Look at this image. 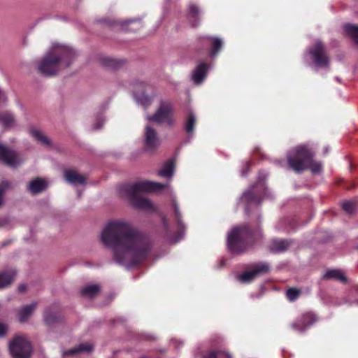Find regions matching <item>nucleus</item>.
<instances>
[{"label":"nucleus","mask_w":358,"mask_h":358,"mask_svg":"<svg viewBox=\"0 0 358 358\" xmlns=\"http://www.w3.org/2000/svg\"><path fill=\"white\" fill-rule=\"evenodd\" d=\"M58 320L57 315L52 312L50 308L45 309L44 321L48 325H52Z\"/></svg>","instance_id":"2f4dec72"},{"label":"nucleus","mask_w":358,"mask_h":358,"mask_svg":"<svg viewBox=\"0 0 358 358\" xmlns=\"http://www.w3.org/2000/svg\"><path fill=\"white\" fill-rule=\"evenodd\" d=\"M133 96L138 105H141L144 108H147L151 104L152 98L148 94H145L144 92L138 94L134 92L133 93Z\"/></svg>","instance_id":"393cba45"},{"label":"nucleus","mask_w":358,"mask_h":358,"mask_svg":"<svg viewBox=\"0 0 358 358\" xmlns=\"http://www.w3.org/2000/svg\"><path fill=\"white\" fill-rule=\"evenodd\" d=\"M286 221H287V220L285 219V220H281V221L280 222V223H281V222H283V223H284V222H285Z\"/></svg>","instance_id":"3c124183"},{"label":"nucleus","mask_w":358,"mask_h":358,"mask_svg":"<svg viewBox=\"0 0 358 358\" xmlns=\"http://www.w3.org/2000/svg\"><path fill=\"white\" fill-rule=\"evenodd\" d=\"M223 358H227L226 357H224Z\"/></svg>","instance_id":"6e6d98bb"},{"label":"nucleus","mask_w":358,"mask_h":358,"mask_svg":"<svg viewBox=\"0 0 358 358\" xmlns=\"http://www.w3.org/2000/svg\"><path fill=\"white\" fill-rule=\"evenodd\" d=\"M164 189H167L171 194H173L172 188L169 184L145 180L122 185L119 188V193L122 197L127 199L134 208L146 211H154L156 209L155 204L150 199L141 196V194L158 192Z\"/></svg>","instance_id":"7ed1b4c3"},{"label":"nucleus","mask_w":358,"mask_h":358,"mask_svg":"<svg viewBox=\"0 0 358 358\" xmlns=\"http://www.w3.org/2000/svg\"><path fill=\"white\" fill-rule=\"evenodd\" d=\"M270 266L266 262H261L255 265L251 271L238 274L236 278L241 283H250L257 276L267 273L269 271Z\"/></svg>","instance_id":"9d476101"},{"label":"nucleus","mask_w":358,"mask_h":358,"mask_svg":"<svg viewBox=\"0 0 358 358\" xmlns=\"http://www.w3.org/2000/svg\"><path fill=\"white\" fill-rule=\"evenodd\" d=\"M100 238L102 243L111 250L115 261L122 265L139 263L150 250L149 239L124 221L108 222Z\"/></svg>","instance_id":"f257e3e1"},{"label":"nucleus","mask_w":358,"mask_h":358,"mask_svg":"<svg viewBox=\"0 0 358 358\" xmlns=\"http://www.w3.org/2000/svg\"><path fill=\"white\" fill-rule=\"evenodd\" d=\"M336 80L338 82H340V81H341V80H340V78H339L338 77H336Z\"/></svg>","instance_id":"8fccbe9b"},{"label":"nucleus","mask_w":358,"mask_h":358,"mask_svg":"<svg viewBox=\"0 0 358 358\" xmlns=\"http://www.w3.org/2000/svg\"><path fill=\"white\" fill-rule=\"evenodd\" d=\"M174 173V162L173 160L167 161L162 169L158 171V176L171 180Z\"/></svg>","instance_id":"412c9836"},{"label":"nucleus","mask_w":358,"mask_h":358,"mask_svg":"<svg viewBox=\"0 0 358 358\" xmlns=\"http://www.w3.org/2000/svg\"><path fill=\"white\" fill-rule=\"evenodd\" d=\"M144 337H145V338H146V339H151V338H152V336H144Z\"/></svg>","instance_id":"49530a36"},{"label":"nucleus","mask_w":358,"mask_h":358,"mask_svg":"<svg viewBox=\"0 0 358 358\" xmlns=\"http://www.w3.org/2000/svg\"><path fill=\"white\" fill-rule=\"evenodd\" d=\"M246 175V173L245 171H241V176H245Z\"/></svg>","instance_id":"09e8293b"},{"label":"nucleus","mask_w":358,"mask_h":358,"mask_svg":"<svg viewBox=\"0 0 358 358\" xmlns=\"http://www.w3.org/2000/svg\"><path fill=\"white\" fill-rule=\"evenodd\" d=\"M355 204L352 201H344L342 204L343 209L347 213H352L355 210Z\"/></svg>","instance_id":"c9c22d12"},{"label":"nucleus","mask_w":358,"mask_h":358,"mask_svg":"<svg viewBox=\"0 0 358 358\" xmlns=\"http://www.w3.org/2000/svg\"><path fill=\"white\" fill-rule=\"evenodd\" d=\"M353 303H355L356 305H358V300L354 301Z\"/></svg>","instance_id":"864d4df0"},{"label":"nucleus","mask_w":358,"mask_h":358,"mask_svg":"<svg viewBox=\"0 0 358 358\" xmlns=\"http://www.w3.org/2000/svg\"><path fill=\"white\" fill-rule=\"evenodd\" d=\"M37 307V303L33 302L29 305L22 306L17 310V317L20 322L24 323L31 316Z\"/></svg>","instance_id":"dca6fc26"},{"label":"nucleus","mask_w":358,"mask_h":358,"mask_svg":"<svg viewBox=\"0 0 358 358\" xmlns=\"http://www.w3.org/2000/svg\"><path fill=\"white\" fill-rule=\"evenodd\" d=\"M208 70V66L205 63L198 64L192 72L193 83L196 85L201 84L206 78Z\"/></svg>","instance_id":"2eb2a0df"},{"label":"nucleus","mask_w":358,"mask_h":358,"mask_svg":"<svg viewBox=\"0 0 358 358\" xmlns=\"http://www.w3.org/2000/svg\"><path fill=\"white\" fill-rule=\"evenodd\" d=\"M325 278H333L341 282H345L346 278L343 273L339 270H330L328 271L324 275Z\"/></svg>","instance_id":"7c9ffc66"},{"label":"nucleus","mask_w":358,"mask_h":358,"mask_svg":"<svg viewBox=\"0 0 358 358\" xmlns=\"http://www.w3.org/2000/svg\"><path fill=\"white\" fill-rule=\"evenodd\" d=\"M143 358H145V357H143Z\"/></svg>","instance_id":"4d7b16f0"},{"label":"nucleus","mask_w":358,"mask_h":358,"mask_svg":"<svg viewBox=\"0 0 358 358\" xmlns=\"http://www.w3.org/2000/svg\"><path fill=\"white\" fill-rule=\"evenodd\" d=\"M0 162L8 166L15 168L23 162V159L15 151L7 146L0 145Z\"/></svg>","instance_id":"9b49d317"},{"label":"nucleus","mask_w":358,"mask_h":358,"mask_svg":"<svg viewBox=\"0 0 358 358\" xmlns=\"http://www.w3.org/2000/svg\"><path fill=\"white\" fill-rule=\"evenodd\" d=\"M299 295L300 291L296 288H289L286 292V296L290 301H294Z\"/></svg>","instance_id":"f704fd0d"},{"label":"nucleus","mask_w":358,"mask_h":358,"mask_svg":"<svg viewBox=\"0 0 358 358\" xmlns=\"http://www.w3.org/2000/svg\"><path fill=\"white\" fill-rule=\"evenodd\" d=\"M104 122V119L102 117H99L96 119V122L94 124V129H99L102 127Z\"/></svg>","instance_id":"4c0bfd02"},{"label":"nucleus","mask_w":358,"mask_h":358,"mask_svg":"<svg viewBox=\"0 0 358 358\" xmlns=\"http://www.w3.org/2000/svg\"><path fill=\"white\" fill-rule=\"evenodd\" d=\"M8 326L6 324L0 322V337H3L6 334Z\"/></svg>","instance_id":"58836bf2"},{"label":"nucleus","mask_w":358,"mask_h":358,"mask_svg":"<svg viewBox=\"0 0 358 358\" xmlns=\"http://www.w3.org/2000/svg\"><path fill=\"white\" fill-rule=\"evenodd\" d=\"M164 225L165 228L168 227V222L165 220H164Z\"/></svg>","instance_id":"a18cd8bd"},{"label":"nucleus","mask_w":358,"mask_h":358,"mask_svg":"<svg viewBox=\"0 0 358 358\" xmlns=\"http://www.w3.org/2000/svg\"><path fill=\"white\" fill-rule=\"evenodd\" d=\"M173 113V103L169 100H161L157 111L153 115L148 116V119L158 124L166 123L169 126H173L175 124Z\"/></svg>","instance_id":"0eeeda50"},{"label":"nucleus","mask_w":358,"mask_h":358,"mask_svg":"<svg viewBox=\"0 0 358 358\" xmlns=\"http://www.w3.org/2000/svg\"><path fill=\"white\" fill-rule=\"evenodd\" d=\"M171 343L174 345L176 348H179L180 346H182L183 345V343L182 341H179L177 340H172Z\"/></svg>","instance_id":"a19ab883"},{"label":"nucleus","mask_w":358,"mask_h":358,"mask_svg":"<svg viewBox=\"0 0 358 358\" xmlns=\"http://www.w3.org/2000/svg\"><path fill=\"white\" fill-rule=\"evenodd\" d=\"M345 33L357 43H358V26L348 24L344 26Z\"/></svg>","instance_id":"c85d7f7f"},{"label":"nucleus","mask_w":358,"mask_h":358,"mask_svg":"<svg viewBox=\"0 0 358 358\" xmlns=\"http://www.w3.org/2000/svg\"><path fill=\"white\" fill-rule=\"evenodd\" d=\"M160 145V140L157 132L150 126L145 128V149L151 152L157 149Z\"/></svg>","instance_id":"ddd939ff"},{"label":"nucleus","mask_w":358,"mask_h":358,"mask_svg":"<svg viewBox=\"0 0 358 358\" xmlns=\"http://www.w3.org/2000/svg\"><path fill=\"white\" fill-rule=\"evenodd\" d=\"M245 166H246L247 169H248V168H249V166H250V163H249L248 162H247L245 163Z\"/></svg>","instance_id":"de8ad7c7"},{"label":"nucleus","mask_w":358,"mask_h":358,"mask_svg":"<svg viewBox=\"0 0 358 358\" xmlns=\"http://www.w3.org/2000/svg\"><path fill=\"white\" fill-rule=\"evenodd\" d=\"M18 289H19V291H20V292H24V291H25V289H26V286H25L24 285H21L19 287Z\"/></svg>","instance_id":"37998d69"},{"label":"nucleus","mask_w":358,"mask_h":358,"mask_svg":"<svg viewBox=\"0 0 358 358\" xmlns=\"http://www.w3.org/2000/svg\"><path fill=\"white\" fill-rule=\"evenodd\" d=\"M76 57L77 53L72 48L52 43L50 50L37 62V70L43 76H54L69 67Z\"/></svg>","instance_id":"f03ea898"},{"label":"nucleus","mask_w":358,"mask_h":358,"mask_svg":"<svg viewBox=\"0 0 358 358\" xmlns=\"http://www.w3.org/2000/svg\"><path fill=\"white\" fill-rule=\"evenodd\" d=\"M138 22V24H141V22L139 20H129L127 21H126L125 24H131L133 22Z\"/></svg>","instance_id":"79ce46f5"},{"label":"nucleus","mask_w":358,"mask_h":358,"mask_svg":"<svg viewBox=\"0 0 358 358\" xmlns=\"http://www.w3.org/2000/svg\"><path fill=\"white\" fill-rule=\"evenodd\" d=\"M199 8L195 5H189V9H188V15L187 17L189 20L191 22L192 25L193 27L197 26L199 24Z\"/></svg>","instance_id":"b1692460"},{"label":"nucleus","mask_w":358,"mask_h":358,"mask_svg":"<svg viewBox=\"0 0 358 358\" xmlns=\"http://www.w3.org/2000/svg\"><path fill=\"white\" fill-rule=\"evenodd\" d=\"M47 186L48 183L45 180L36 178L29 182L28 189L31 193L36 194L45 190Z\"/></svg>","instance_id":"a211bd4d"},{"label":"nucleus","mask_w":358,"mask_h":358,"mask_svg":"<svg viewBox=\"0 0 358 358\" xmlns=\"http://www.w3.org/2000/svg\"><path fill=\"white\" fill-rule=\"evenodd\" d=\"M253 234L248 225L234 227L227 234V246L231 252L241 254L249 247Z\"/></svg>","instance_id":"39448f33"},{"label":"nucleus","mask_w":358,"mask_h":358,"mask_svg":"<svg viewBox=\"0 0 358 358\" xmlns=\"http://www.w3.org/2000/svg\"><path fill=\"white\" fill-rule=\"evenodd\" d=\"M196 122V117L195 114L191 110L189 111L184 122V129L189 135H192L194 132Z\"/></svg>","instance_id":"4be33fe9"},{"label":"nucleus","mask_w":358,"mask_h":358,"mask_svg":"<svg viewBox=\"0 0 358 358\" xmlns=\"http://www.w3.org/2000/svg\"><path fill=\"white\" fill-rule=\"evenodd\" d=\"M101 63L103 66L110 69H117L122 64V61L111 57H103Z\"/></svg>","instance_id":"cd10ccee"},{"label":"nucleus","mask_w":358,"mask_h":358,"mask_svg":"<svg viewBox=\"0 0 358 358\" xmlns=\"http://www.w3.org/2000/svg\"><path fill=\"white\" fill-rule=\"evenodd\" d=\"M314 153L306 145H301L291 149L287 154L289 167L296 173L310 169L313 173L322 171L320 162L313 161Z\"/></svg>","instance_id":"20e7f679"},{"label":"nucleus","mask_w":358,"mask_h":358,"mask_svg":"<svg viewBox=\"0 0 358 358\" xmlns=\"http://www.w3.org/2000/svg\"><path fill=\"white\" fill-rule=\"evenodd\" d=\"M224 357H226L227 358H232L229 353L222 351H212L207 355L203 356V358H223Z\"/></svg>","instance_id":"72a5a7b5"},{"label":"nucleus","mask_w":358,"mask_h":358,"mask_svg":"<svg viewBox=\"0 0 358 358\" xmlns=\"http://www.w3.org/2000/svg\"><path fill=\"white\" fill-rule=\"evenodd\" d=\"M29 134L40 143L45 145L50 144V139L41 130L33 129L30 130Z\"/></svg>","instance_id":"a878e982"},{"label":"nucleus","mask_w":358,"mask_h":358,"mask_svg":"<svg viewBox=\"0 0 358 358\" xmlns=\"http://www.w3.org/2000/svg\"><path fill=\"white\" fill-rule=\"evenodd\" d=\"M93 350V346L88 343H80L78 346L63 352V356L74 355L80 352H90Z\"/></svg>","instance_id":"aec40b11"},{"label":"nucleus","mask_w":358,"mask_h":358,"mask_svg":"<svg viewBox=\"0 0 358 358\" xmlns=\"http://www.w3.org/2000/svg\"><path fill=\"white\" fill-rule=\"evenodd\" d=\"M276 228H278V230H280L282 229L281 227H278V225L276 226Z\"/></svg>","instance_id":"603ef678"},{"label":"nucleus","mask_w":358,"mask_h":358,"mask_svg":"<svg viewBox=\"0 0 358 358\" xmlns=\"http://www.w3.org/2000/svg\"><path fill=\"white\" fill-rule=\"evenodd\" d=\"M8 187V182H6V181H4L1 184H0V206L3 203L2 195H3V192H4V190Z\"/></svg>","instance_id":"e433bc0d"},{"label":"nucleus","mask_w":358,"mask_h":358,"mask_svg":"<svg viewBox=\"0 0 358 358\" xmlns=\"http://www.w3.org/2000/svg\"><path fill=\"white\" fill-rule=\"evenodd\" d=\"M14 122V117L13 114L8 111L0 113V124L8 127H10Z\"/></svg>","instance_id":"c756f323"},{"label":"nucleus","mask_w":358,"mask_h":358,"mask_svg":"<svg viewBox=\"0 0 358 358\" xmlns=\"http://www.w3.org/2000/svg\"><path fill=\"white\" fill-rule=\"evenodd\" d=\"M315 321L316 317L315 315L310 313H307L299 317L295 322L291 324V327L296 331L303 332L312 326Z\"/></svg>","instance_id":"f8f14e48"},{"label":"nucleus","mask_w":358,"mask_h":358,"mask_svg":"<svg viewBox=\"0 0 358 358\" xmlns=\"http://www.w3.org/2000/svg\"><path fill=\"white\" fill-rule=\"evenodd\" d=\"M99 287L97 285H87L81 289V294L87 298L91 299L99 294Z\"/></svg>","instance_id":"bb28decb"},{"label":"nucleus","mask_w":358,"mask_h":358,"mask_svg":"<svg viewBox=\"0 0 358 358\" xmlns=\"http://www.w3.org/2000/svg\"><path fill=\"white\" fill-rule=\"evenodd\" d=\"M136 86L139 87V88H143V87H144V84H143V83H137V84H136Z\"/></svg>","instance_id":"c03bdc74"},{"label":"nucleus","mask_w":358,"mask_h":358,"mask_svg":"<svg viewBox=\"0 0 358 358\" xmlns=\"http://www.w3.org/2000/svg\"><path fill=\"white\" fill-rule=\"evenodd\" d=\"M325 152L326 153L328 152V149L327 148L325 150Z\"/></svg>","instance_id":"5fc2aeb1"},{"label":"nucleus","mask_w":358,"mask_h":358,"mask_svg":"<svg viewBox=\"0 0 358 358\" xmlns=\"http://www.w3.org/2000/svg\"><path fill=\"white\" fill-rule=\"evenodd\" d=\"M64 177L66 180L72 185H76L78 184L84 185L86 181V178L73 170H66L64 172Z\"/></svg>","instance_id":"f3484780"},{"label":"nucleus","mask_w":358,"mask_h":358,"mask_svg":"<svg viewBox=\"0 0 358 358\" xmlns=\"http://www.w3.org/2000/svg\"><path fill=\"white\" fill-rule=\"evenodd\" d=\"M307 57H309L317 69L329 67V57L326 54L324 45L320 41H317L313 46L307 49L305 59Z\"/></svg>","instance_id":"6e6552de"},{"label":"nucleus","mask_w":358,"mask_h":358,"mask_svg":"<svg viewBox=\"0 0 358 358\" xmlns=\"http://www.w3.org/2000/svg\"><path fill=\"white\" fill-rule=\"evenodd\" d=\"M7 102V96L6 93L0 88V103H5Z\"/></svg>","instance_id":"ea45409f"},{"label":"nucleus","mask_w":358,"mask_h":358,"mask_svg":"<svg viewBox=\"0 0 358 358\" xmlns=\"http://www.w3.org/2000/svg\"><path fill=\"white\" fill-rule=\"evenodd\" d=\"M268 190L265 186L264 182H257L255 185L251 186L245 191L241 197V201L245 203V212L249 215L250 209L253 207H257L262 198L260 193H263L264 196L269 197Z\"/></svg>","instance_id":"423d86ee"},{"label":"nucleus","mask_w":358,"mask_h":358,"mask_svg":"<svg viewBox=\"0 0 358 358\" xmlns=\"http://www.w3.org/2000/svg\"><path fill=\"white\" fill-rule=\"evenodd\" d=\"M291 242L284 239H273L269 244V250L273 252L285 251L290 246Z\"/></svg>","instance_id":"6ab92c4d"},{"label":"nucleus","mask_w":358,"mask_h":358,"mask_svg":"<svg viewBox=\"0 0 358 358\" xmlns=\"http://www.w3.org/2000/svg\"><path fill=\"white\" fill-rule=\"evenodd\" d=\"M13 280V275L11 273H1L0 274V289L4 288L9 285Z\"/></svg>","instance_id":"473e14b6"},{"label":"nucleus","mask_w":358,"mask_h":358,"mask_svg":"<svg viewBox=\"0 0 358 358\" xmlns=\"http://www.w3.org/2000/svg\"><path fill=\"white\" fill-rule=\"evenodd\" d=\"M172 203H173V208L175 215L176 221L178 224V229L180 231V234L178 236H177L175 239L171 240L172 243H177L179 241L184 235V231H185V226L183 222H182V215L180 211L179 206L176 202V196L174 195L171 197Z\"/></svg>","instance_id":"4468645a"},{"label":"nucleus","mask_w":358,"mask_h":358,"mask_svg":"<svg viewBox=\"0 0 358 358\" xmlns=\"http://www.w3.org/2000/svg\"><path fill=\"white\" fill-rule=\"evenodd\" d=\"M9 350L13 358H29L31 346L25 337L16 336L9 343Z\"/></svg>","instance_id":"1a4fd4ad"},{"label":"nucleus","mask_w":358,"mask_h":358,"mask_svg":"<svg viewBox=\"0 0 358 358\" xmlns=\"http://www.w3.org/2000/svg\"><path fill=\"white\" fill-rule=\"evenodd\" d=\"M206 41L212 42L213 49L210 53V57H214L221 50L223 45V41L221 38L217 37L206 36Z\"/></svg>","instance_id":"5701e85b"}]
</instances>
